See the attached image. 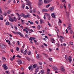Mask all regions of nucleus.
Wrapping results in <instances>:
<instances>
[{"label": "nucleus", "instance_id": "5", "mask_svg": "<svg viewBox=\"0 0 74 74\" xmlns=\"http://www.w3.org/2000/svg\"><path fill=\"white\" fill-rule=\"evenodd\" d=\"M28 69L30 70L31 69V71L33 70V64H31L29 67Z\"/></svg>", "mask_w": 74, "mask_h": 74}, {"label": "nucleus", "instance_id": "59", "mask_svg": "<svg viewBox=\"0 0 74 74\" xmlns=\"http://www.w3.org/2000/svg\"><path fill=\"white\" fill-rule=\"evenodd\" d=\"M14 29H16V30H17L18 29V28H17V27H16V26H15L14 27Z\"/></svg>", "mask_w": 74, "mask_h": 74}, {"label": "nucleus", "instance_id": "25", "mask_svg": "<svg viewBox=\"0 0 74 74\" xmlns=\"http://www.w3.org/2000/svg\"><path fill=\"white\" fill-rule=\"evenodd\" d=\"M23 31H25L26 34H28V31L26 30V29H23Z\"/></svg>", "mask_w": 74, "mask_h": 74}, {"label": "nucleus", "instance_id": "34", "mask_svg": "<svg viewBox=\"0 0 74 74\" xmlns=\"http://www.w3.org/2000/svg\"><path fill=\"white\" fill-rule=\"evenodd\" d=\"M0 20H1V21H3V16H2V17L1 16V17L0 16Z\"/></svg>", "mask_w": 74, "mask_h": 74}, {"label": "nucleus", "instance_id": "19", "mask_svg": "<svg viewBox=\"0 0 74 74\" xmlns=\"http://www.w3.org/2000/svg\"><path fill=\"white\" fill-rule=\"evenodd\" d=\"M18 63L19 64H21V63H22V61H21V60H19L18 61Z\"/></svg>", "mask_w": 74, "mask_h": 74}, {"label": "nucleus", "instance_id": "20", "mask_svg": "<svg viewBox=\"0 0 74 74\" xmlns=\"http://www.w3.org/2000/svg\"><path fill=\"white\" fill-rule=\"evenodd\" d=\"M40 24H42V23H44V21L42 19L40 20Z\"/></svg>", "mask_w": 74, "mask_h": 74}, {"label": "nucleus", "instance_id": "3", "mask_svg": "<svg viewBox=\"0 0 74 74\" xmlns=\"http://www.w3.org/2000/svg\"><path fill=\"white\" fill-rule=\"evenodd\" d=\"M51 1V0H44V3L45 4H47L50 3Z\"/></svg>", "mask_w": 74, "mask_h": 74}, {"label": "nucleus", "instance_id": "27", "mask_svg": "<svg viewBox=\"0 0 74 74\" xmlns=\"http://www.w3.org/2000/svg\"><path fill=\"white\" fill-rule=\"evenodd\" d=\"M44 70H42L40 71V73H41V74H44Z\"/></svg>", "mask_w": 74, "mask_h": 74}, {"label": "nucleus", "instance_id": "63", "mask_svg": "<svg viewBox=\"0 0 74 74\" xmlns=\"http://www.w3.org/2000/svg\"><path fill=\"white\" fill-rule=\"evenodd\" d=\"M25 37H26V38H27L29 37V36H27V35H25Z\"/></svg>", "mask_w": 74, "mask_h": 74}, {"label": "nucleus", "instance_id": "62", "mask_svg": "<svg viewBox=\"0 0 74 74\" xmlns=\"http://www.w3.org/2000/svg\"><path fill=\"white\" fill-rule=\"evenodd\" d=\"M25 8L26 9V10H29V8L28 7H27V6H26Z\"/></svg>", "mask_w": 74, "mask_h": 74}, {"label": "nucleus", "instance_id": "35", "mask_svg": "<svg viewBox=\"0 0 74 74\" xmlns=\"http://www.w3.org/2000/svg\"><path fill=\"white\" fill-rule=\"evenodd\" d=\"M26 59H27V60H28V61H30V58H29V57H26Z\"/></svg>", "mask_w": 74, "mask_h": 74}, {"label": "nucleus", "instance_id": "40", "mask_svg": "<svg viewBox=\"0 0 74 74\" xmlns=\"http://www.w3.org/2000/svg\"><path fill=\"white\" fill-rule=\"evenodd\" d=\"M66 13H67L66 14V15L68 17H69V12H66Z\"/></svg>", "mask_w": 74, "mask_h": 74}, {"label": "nucleus", "instance_id": "48", "mask_svg": "<svg viewBox=\"0 0 74 74\" xmlns=\"http://www.w3.org/2000/svg\"><path fill=\"white\" fill-rule=\"evenodd\" d=\"M31 38H32V40H35L36 39V38L33 37H31Z\"/></svg>", "mask_w": 74, "mask_h": 74}, {"label": "nucleus", "instance_id": "10", "mask_svg": "<svg viewBox=\"0 0 74 74\" xmlns=\"http://www.w3.org/2000/svg\"><path fill=\"white\" fill-rule=\"evenodd\" d=\"M52 68L53 70H54L55 71L58 70V69L56 66H52Z\"/></svg>", "mask_w": 74, "mask_h": 74}, {"label": "nucleus", "instance_id": "49", "mask_svg": "<svg viewBox=\"0 0 74 74\" xmlns=\"http://www.w3.org/2000/svg\"><path fill=\"white\" fill-rule=\"evenodd\" d=\"M43 45H45V46L46 47H47L48 46V45L45 43H44L43 44Z\"/></svg>", "mask_w": 74, "mask_h": 74}, {"label": "nucleus", "instance_id": "16", "mask_svg": "<svg viewBox=\"0 0 74 74\" xmlns=\"http://www.w3.org/2000/svg\"><path fill=\"white\" fill-rule=\"evenodd\" d=\"M65 59L66 60V62H67V61L68 60V57H67V56L66 55H65Z\"/></svg>", "mask_w": 74, "mask_h": 74}, {"label": "nucleus", "instance_id": "55", "mask_svg": "<svg viewBox=\"0 0 74 74\" xmlns=\"http://www.w3.org/2000/svg\"><path fill=\"white\" fill-rule=\"evenodd\" d=\"M71 34H74V33H73V31H72V30H71Z\"/></svg>", "mask_w": 74, "mask_h": 74}, {"label": "nucleus", "instance_id": "15", "mask_svg": "<svg viewBox=\"0 0 74 74\" xmlns=\"http://www.w3.org/2000/svg\"><path fill=\"white\" fill-rule=\"evenodd\" d=\"M37 64H34L32 66L33 69H35V68L37 67Z\"/></svg>", "mask_w": 74, "mask_h": 74}, {"label": "nucleus", "instance_id": "44", "mask_svg": "<svg viewBox=\"0 0 74 74\" xmlns=\"http://www.w3.org/2000/svg\"><path fill=\"white\" fill-rule=\"evenodd\" d=\"M25 30H29V28H28V27H25Z\"/></svg>", "mask_w": 74, "mask_h": 74}, {"label": "nucleus", "instance_id": "43", "mask_svg": "<svg viewBox=\"0 0 74 74\" xmlns=\"http://www.w3.org/2000/svg\"><path fill=\"white\" fill-rule=\"evenodd\" d=\"M16 51H19V48L17 47L16 48Z\"/></svg>", "mask_w": 74, "mask_h": 74}, {"label": "nucleus", "instance_id": "29", "mask_svg": "<svg viewBox=\"0 0 74 74\" xmlns=\"http://www.w3.org/2000/svg\"><path fill=\"white\" fill-rule=\"evenodd\" d=\"M50 5H51L50 4H48L46 6V8H48V7H49V6H50Z\"/></svg>", "mask_w": 74, "mask_h": 74}, {"label": "nucleus", "instance_id": "45", "mask_svg": "<svg viewBox=\"0 0 74 74\" xmlns=\"http://www.w3.org/2000/svg\"><path fill=\"white\" fill-rule=\"evenodd\" d=\"M17 58H21V56L19 55H17L16 56Z\"/></svg>", "mask_w": 74, "mask_h": 74}, {"label": "nucleus", "instance_id": "13", "mask_svg": "<svg viewBox=\"0 0 74 74\" xmlns=\"http://www.w3.org/2000/svg\"><path fill=\"white\" fill-rule=\"evenodd\" d=\"M71 25H69L68 26V27H67L68 30H70L71 29Z\"/></svg>", "mask_w": 74, "mask_h": 74}, {"label": "nucleus", "instance_id": "30", "mask_svg": "<svg viewBox=\"0 0 74 74\" xmlns=\"http://www.w3.org/2000/svg\"><path fill=\"white\" fill-rule=\"evenodd\" d=\"M9 20L10 21V22H14L13 19H12L11 18H9Z\"/></svg>", "mask_w": 74, "mask_h": 74}, {"label": "nucleus", "instance_id": "26", "mask_svg": "<svg viewBox=\"0 0 74 74\" xmlns=\"http://www.w3.org/2000/svg\"><path fill=\"white\" fill-rule=\"evenodd\" d=\"M20 16H23V18H24V16H25V14H23V13H21L20 14Z\"/></svg>", "mask_w": 74, "mask_h": 74}, {"label": "nucleus", "instance_id": "17", "mask_svg": "<svg viewBox=\"0 0 74 74\" xmlns=\"http://www.w3.org/2000/svg\"><path fill=\"white\" fill-rule=\"evenodd\" d=\"M27 49H25L24 52L23 53V55H25L26 54V53H27Z\"/></svg>", "mask_w": 74, "mask_h": 74}, {"label": "nucleus", "instance_id": "64", "mask_svg": "<svg viewBox=\"0 0 74 74\" xmlns=\"http://www.w3.org/2000/svg\"><path fill=\"white\" fill-rule=\"evenodd\" d=\"M20 69L21 70H23V68H22V67H21L20 68Z\"/></svg>", "mask_w": 74, "mask_h": 74}, {"label": "nucleus", "instance_id": "41", "mask_svg": "<svg viewBox=\"0 0 74 74\" xmlns=\"http://www.w3.org/2000/svg\"><path fill=\"white\" fill-rule=\"evenodd\" d=\"M40 56V54H38L36 58L37 59H38V58H39V56Z\"/></svg>", "mask_w": 74, "mask_h": 74}, {"label": "nucleus", "instance_id": "50", "mask_svg": "<svg viewBox=\"0 0 74 74\" xmlns=\"http://www.w3.org/2000/svg\"><path fill=\"white\" fill-rule=\"evenodd\" d=\"M59 40H60V41L61 42V43H62V39L61 38H60Z\"/></svg>", "mask_w": 74, "mask_h": 74}, {"label": "nucleus", "instance_id": "60", "mask_svg": "<svg viewBox=\"0 0 74 74\" xmlns=\"http://www.w3.org/2000/svg\"><path fill=\"white\" fill-rule=\"evenodd\" d=\"M48 25L49 26H51V24L50 23H49V21H48Z\"/></svg>", "mask_w": 74, "mask_h": 74}, {"label": "nucleus", "instance_id": "61", "mask_svg": "<svg viewBox=\"0 0 74 74\" xmlns=\"http://www.w3.org/2000/svg\"><path fill=\"white\" fill-rule=\"evenodd\" d=\"M15 43H16V42H14V41H13L12 42V44H15Z\"/></svg>", "mask_w": 74, "mask_h": 74}, {"label": "nucleus", "instance_id": "47", "mask_svg": "<svg viewBox=\"0 0 74 74\" xmlns=\"http://www.w3.org/2000/svg\"><path fill=\"white\" fill-rule=\"evenodd\" d=\"M44 56H45L46 57H48V55H47V54H44Z\"/></svg>", "mask_w": 74, "mask_h": 74}, {"label": "nucleus", "instance_id": "28", "mask_svg": "<svg viewBox=\"0 0 74 74\" xmlns=\"http://www.w3.org/2000/svg\"><path fill=\"white\" fill-rule=\"evenodd\" d=\"M48 19L50 21V19H51V17L50 16V15H49V16H47Z\"/></svg>", "mask_w": 74, "mask_h": 74}, {"label": "nucleus", "instance_id": "46", "mask_svg": "<svg viewBox=\"0 0 74 74\" xmlns=\"http://www.w3.org/2000/svg\"><path fill=\"white\" fill-rule=\"evenodd\" d=\"M70 43L71 45H73V42H70Z\"/></svg>", "mask_w": 74, "mask_h": 74}, {"label": "nucleus", "instance_id": "39", "mask_svg": "<svg viewBox=\"0 0 74 74\" xmlns=\"http://www.w3.org/2000/svg\"><path fill=\"white\" fill-rule=\"evenodd\" d=\"M2 60H6V58H5V57H2Z\"/></svg>", "mask_w": 74, "mask_h": 74}, {"label": "nucleus", "instance_id": "2", "mask_svg": "<svg viewBox=\"0 0 74 74\" xmlns=\"http://www.w3.org/2000/svg\"><path fill=\"white\" fill-rule=\"evenodd\" d=\"M0 47L1 48H3V49H5V46L3 44L0 43Z\"/></svg>", "mask_w": 74, "mask_h": 74}, {"label": "nucleus", "instance_id": "21", "mask_svg": "<svg viewBox=\"0 0 74 74\" xmlns=\"http://www.w3.org/2000/svg\"><path fill=\"white\" fill-rule=\"evenodd\" d=\"M18 33L21 36V37H22L23 36V34H22L21 33L18 32Z\"/></svg>", "mask_w": 74, "mask_h": 74}, {"label": "nucleus", "instance_id": "38", "mask_svg": "<svg viewBox=\"0 0 74 74\" xmlns=\"http://www.w3.org/2000/svg\"><path fill=\"white\" fill-rule=\"evenodd\" d=\"M6 25H10V23H9L8 22H6Z\"/></svg>", "mask_w": 74, "mask_h": 74}, {"label": "nucleus", "instance_id": "12", "mask_svg": "<svg viewBox=\"0 0 74 74\" xmlns=\"http://www.w3.org/2000/svg\"><path fill=\"white\" fill-rule=\"evenodd\" d=\"M68 59L69 60V62H71L72 61V60L71 59V56H70L69 57Z\"/></svg>", "mask_w": 74, "mask_h": 74}, {"label": "nucleus", "instance_id": "57", "mask_svg": "<svg viewBox=\"0 0 74 74\" xmlns=\"http://www.w3.org/2000/svg\"><path fill=\"white\" fill-rule=\"evenodd\" d=\"M16 14H17V15L18 17H21V16H20V15H19V14H18V13H17Z\"/></svg>", "mask_w": 74, "mask_h": 74}, {"label": "nucleus", "instance_id": "53", "mask_svg": "<svg viewBox=\"0 0 74 74\" xmlns=\"http://www.w3.org/2000/svg\"><path fill=\"white\" fill-rule=\"evenodd\" d=\"M49 60H50V61H52V59L51 58H50L49 59Z\"/></svg>", "mask_w": 74, "mask_h": 74}, {"label": "nucleus", "instance_id": "56", "mask_svg": "<svg viewBox=\"0 0 74 74\" xmlns=\"http://www.w3.org/2000/svg\"><path fill=\"white\" fill-rule=\"evenodd\" d=\"M66 43H63V45L64 46V47H66Z\"/></svg>", "mask_w": 74, "mask_h": 74}, {"label": "nucleus", "instance_id": "32", "mask_svg": "<svg viewBox=\"0 0 74 74\" xmlns=\"http://www.w3.org/2000/svg\"><path fill=\"white\" fill-rule=\"evenodd\" d=\"M29 31H30L31 32H34V31H33V29H29Z\"/></svg>", "mask_w": 74, "mask_h": 74}, {"label": "nucleus", "instance_id": "22", "mask_svg": "<svg viewBox=\"0 0 74 74\" xmlns=\"http://www.w3.org/2000/svg\"><path fill=\"white\" fill-rule=\"evenodd\" d=\"M11 11L10 10H8L7 11V12L8 14H9L11 13Z\"/></svg>", "mask_w": 74, "mask_h": 74}, {"label": "nucleus", "instance_id": "54", "mask_svg": "<svg viewBox=\"0 0 74 74\" xmlns=\"http://www.w3.org/2000/svg\"><path fill=\"white\" fill-rule=\"evenodd\" d=\"M59 22L60 23H62V21H61V20H60V19H59Z\"/></svg>", "mask_w": 74, "mask_h": 74}, {"label": "nucleus", "instance_id": "18", "mask_svg": "<svg viewBox=\"0 0 74 74\" xmlns=\"http://www.w3.org/2000/svg\"><path fill=\"white\" fill-rule=\"evenodd\" d=\"M14 21V22H16L17 21V19L15 17H14L13 18V21Z\"/></svg>", "mask_w": 74, "mask_h": 74}, {"label": "nucleus", "instance_id": "7", "mask_svg": "<svg viewBox=\"0 0 74 74\" xmlns=\"http://www.w3.org/2000/svg\"><path fill=\"white\" fill-rule=\"evenodd\" d=\"M61 70L62 71L63 73H64L65 69H64V67H63V66H61Z\"/></svg>", "mask_w": 74, "mask_h": 74}, {"label": "nucleus", "instance_id": "36", "mask_svg": "<svg viewBox=\"0 0 74 74\" xmlns=\"http://www.w3.org/2000/svg\"><path fill=\"white\" fill-rule=\"evenodd\" d=\"M45 15H46L47 16H48L49 15V14H48V13H45Z\"/></svg>", "mask_w": 74, "mask_h": 74}, {"label": "nucleus", "instance_id": "11", "mask_svg": "<svg viewBox=\"0 0 74 74\" xmlns=\"http://www.w3.org/2000/svg\"><path fill=\"white\" fill-rule=\"evenodd\" d=\"M30 18V16L29 15L27 14H26V15H25L24 18Z\"/></svg>", "mask_w": 74, "mask_h": 74}, {"label": "nucleus", "instance_id": "31", "mask_svg": "<svg viewBox=\"0 0 74 74\" xmlns=\"http://www.w3.org/2000/svg\"><path fill=\"white\" fill-rule=\"evenodd\" d=\"M29 12L30 13H32L33 12V10L32 9H30L29 10Z\"/></svg>", "mask_w": 74, "mask_h": 74}, {"label": "nucleus", "instance_id": "23", "mask_svg": "<svg viewBox=\"0 0 74 74\" xmlns=\"http://www.w3.org/2000/svg\"><path fill=\"white\" fill-rule=\"evenodd\" d=\"M27 54L29 55H30L31 54V52H30V51H28L27 52Z\"/></svg>", "mask_w": 74, "mask_h": 74}, {"label": "nucleus", "instance_id": "52", "mask_svg": "<svg viewBox=\"0 0 74 74\" xmlns=\"http://www.w3.org/2000/svg\"><path fill=\"white\" fill-rule=\"evenodd\" d=\"M3 15L4 16H6V15H7V13H4Z\"/></svg>", "mask_w": 74, "mask_h": 74}, {"label": "nucleus", "instance_id": "58", "mask_svg": "<svg viewBox=\"0 0 74 74\" xmlns=\"http://www.w3.org/2000/svg\"><path fill=\"white\" fill-rule=\"evenodd\" d=\"M60 37L61 38H62V39H64V38L62 36H60Z\"/></svg>", "mask_w": 74, "mask_h": 74}, {"label": "nucleus", "instance_id": "1", "mask_svg": "<svg viewBox=\"0 0 74 74\" xmlns=\"http://www.w3.org/2000/svg\"><path fill=\"white\" fill-rule=\"evenodd\" d=\"M25 1L27 3V5H29L30 9H32V3L29 0H25Z\"/></svg>", "mask_w": 74, "mask_h": 74}, {"label": "nucleus", "instance_id": "33", "mask_svg": "<svg viewBox=\"0 0 74 74\" xmlns=\"http://www.w3.org/2000/svg\"><path fill=\"white\" fill-rule=\"evenodd\" d=\"M21 23L22 24H24V23H24V22H23V21H24V20H22V19H21Z\"/></svg>", "mask_w": 74, "mask_h": 74}, {"label": "nucleus", "instance_id": "6", "mask_svg": "<svg viewBox=\"0 0 74 74\" xmlns=\"http://www.w3.org/2000/svg\"><path fill=\"white\" fill-rule=\"evenodd\" d=\"M53 10H54V7H52L49 9V10L50 11H53Z\"/></svg>", "mask_w": 74, "mask_h": 74}, {"label": "nucleus", "instance_id": "8", "mask_svg": "<svg viewBox=\"0 0 74 74\" xmlns=\"http://www.w3.org/2000/svg\"><path fill=\"white\" fill-rule=\"evenodd\" d=\"M43 3V2L42 1H39V2L38 3V5L39 6H41L42 5V3Z\"/></svg>", "mask_w": 74, "mask_h": 74}, {"label": "nucleus", "instance_id": "42", "mask_svg": "<svg viewBox=\"0 0 74 74\" xmlns=\"http://www.w3.org/2000/svg\"><path fill=\"white\" fill-rule=\"evenodd\" d=\"M37 28L38 29H40V28H41V27L40 26V25H38V26L37 27Z\"/></svg>", "mask_w": 74, "mask_h": 74}, {"label": "nucleus", "instance_id": "24", "mask_svg": "<svg viewBox=\"0 0 74 74\" xmlns=\"http://www.w3.org/2000/svg\"><path fill=\"white\" fill-rule=\"evenodd\" d=\"M25 4H23L22 5L21 7L23 9H24V8H25Z\"/></svg>", "mask_w": 74, "mask_h": 74}, {"label": "nucleus", "instance_id": "9", "mask_svg": "<svg viewBox=\"0 0 74 74\" xmlns=\"http://www.w3.org/2000/svg\"><path fill=\"white\" fill-rule=\"evenodd\" d=\"M51 15L52 17H53V18H56V15H55V13H52L51 14Z\"/></svg>", "mask_w": 74, "mask_h": 74}, {"label": "nucleus", "instance_id": "37", "mask_svg": "<svg viewBox=\"0 0 74 74\" xmlns=\"http://www.w3.org/2000/svg\"><path fill=\"white\" fill-rule=\"evenodd\" d=\"M43 10H44V11H45L46 12H47V11H48V10L45 9H43Z\"/></svg>", "mask_w": 74, "mask_h": 74}, {"label": "nucleus", "instance_id": "14", "mask_svg": "<svg viewBox=\"0 0 74 74\" xmlns=\"http://www.w3.org/2000/svg\"><path fill=\"white\" fill-rule=\"evenodd\" d=\"M38 69H39V67H37L35 69V72L37 73V72H38Z\"/></svg>", "mask_w": 74, "mask_h": 74}, {"label": "nucleus", "instance_id": "4", "mask_svg": "<svg viewBox=\"0 0 74 74\" xmlns=\"http://www.w3.org/2000/svg\"><path fill=\"white\" fill-rule=\"evenodd\" d=\"M2 66H3V67L5 70H7V69H8V67H7V66L5 64H4Z\"/></svg>", "mask_w": 74, "mask_h": 74}, {"label": "nucleus", "instance_id": "51", "mask_svg": "<svg viewBox=\"0 0 74 74\" xmlns=\"http://www.w3.org/2000/svg\"><path fill=\"white\" fill-rule=\"evenodd\" d=\"M5 73H6V74H9V72L8 71H6Z\"/></svg>", "mask_w": 74, "mask_h": 74}]
</instances>
